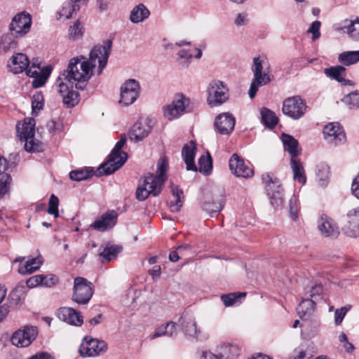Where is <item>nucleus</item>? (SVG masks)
Returning <instances> with one entry per match:
<instances>
[{"instance_id": "nucleus-1", "label": "nucleus", "mask_w": 359, "mask_h": 359, "mask_svg": "<svg viewBox=\"0 0 359 359\" xmlns=\"http://www.w3.org/2000/svg\"><path fill=\"white\" fill-rule=\"evenodd\" d=\"M111 46L112 41L107 40L102 45L95 46L92 48L88 60L83 56L72 58L66 72L59 77H62V80L72 83L73 81L86 82L93 74L97 64V74H100L107 65Z\"/></svg>"}, {"instance_id": "nucleus-2", "label": "nucleus", "mask_w": 359, "mask_h": 359, "mask_svg": "<svg viewBox=\"0 0 359 359\" xmlns=\"http://www.w3.org/2000/svg\"><path fill=\"white\" fill-rule=\"evenodd\" d=\"M7 67L15 74L25 72L27 76L34 79L32 86L35 88L42 87L46 83L53 69L50 65L41 68L38 60L30 62L29 57L22 53L14 54L8 60Z\"/></svg>"}, {"instance_id": "nucleus-3", "label": "nucleus", "mask_w": 359, "mask_h": 359, "mask_svg": "<svg viewBox=\"0 0 359 359\" xmlns=\"http://www.w3.org/2000/svg\"><path fill=\"white\" fill-rule=\"evenodd\" d=\"M168 168V161L162 158L157 164L156 175L149 173L144 180L142 185L136 190V198L139 201L146 200L149 195L157 196L160 194L162 187L167 179Z\"/></svg>"}, {"instance_id": "nucleus-4", "label": "nucleus", "mask_w": 359, "mask_h": 359, "mask_svg": "<svg viewBox=\"0 0 359 359\" xmlns=\"http://www.w3.org/2000/svg\"><path fill=\"white\" fill-rule=\"evenodd\" d=\"M251 70L253 78L250 86L248 95L250 99H253L259 87L271 83L273 79L270 64L267 57L264 55L254 57Z\"/></svg>"}, {"instance_id": "nucleus-5", "label": "nucleus", "mask_w": 359, "mask_h": 359, "mask_svg": "<svg viewBox=\"0 0 359 359\" xmlns=\"http://www.w3.org/2000/svg\"><path fill=\"white\" fill-rule=\"evenodd\" d=\"M193 109L194 104L190 97L178 93L173 96L170 103L162 107V114L165 119L172 121L191 112Z\"/></svg>"}, {"instance_id": "nucleus-6", "label": "nucleus", "mask_w": 359, "mask_h": 359, "mask_svg": "<svg viewBox=\"0 0 359 359\" xmlns=\"http://www.w3.org/2000/svg\"><path fill=\"white\" fill-rule=\"evenodd\" d=\"M307 110L306 101L299 95L287 97L283 102V113L293 120L304 117Z\"/></svg>"}, {"instance_id": "nucleus-7", "label": "nucleus", "mask_w": 359, "mask_h": 359, "mask_svg": "<svg viewBox=\"0 0 359 359\" xmlns=\"http://www.w3.org/2000/svg\"><path fill=\"white\" fill-rule=\"evenodd\" d=\"M141 86L138 81L129 79L124 81L120 88L119 104L122 107H128L135 102L140 97Z\"/></svg>"}, {"instance_id": "nucleus-8", "label": "nucleus", "mask_w": 359, "mask_h": 359, "mask_svg": "<svg viewBox=\"0 0 359 359\" xmlns=\"http://www.w3.org/2000/svg\"><path fill=\"white\" fill-rule=\"evenodd\" d=\"M207 102L210 107H218L229 99V88L221 81H212L208 86Z\"/></svg>"}, {"instance_id": "nucleus-9", "label": "nucleus", "mask_w": 359, "mask_h": 359, "mask_svg": "<svg viewBox=\"0 0 359 359\" xmlns=\"http://www.w3.org/2000/svg\"><path fill=\"white\" fill-rule=\"evenodd\" d=\"M107 343L91 337H85L79 348V353L83 358L96 357L107 351Z\"/></svg>"}, {"instance_id": "nucleus-10", "label": "nucleus", "mask_w": 359, "mask_h": 359, "mask_svg": "<svg viewBox=\"0 0 359 359\" xmlns=\"http://www.w3.org/2000/svg\"><path fill=\"white\" fill-rule=\"evenodd\" d=\"M225 202V195L222 190L207 192L203 195L200 204L203 210L212 215L220 212Z\"/></svg>"}, {"instance_id": "nucleus-11", "label": "nucleus", "mask_w": 359, "mask_h": 359, "mask_svg": "<svg viewBox=\"0 0 359 359\" xmlns=\"http://www.w3.org/2000/svg\"><path fill=\"white\" fill-rule=\"evenodd\" d=\"M32 25L31 15L23 11L14 15L9 24L8 29L18 38H22L29 32Z\"/></svg>"}, {"instance_id": "nucleus-12", "label": "nucleus", "mask_w": 359, "mask_h": 359, "mask_svg": "<svg viewBox=\"0 0 359 359\" xmlns=\"http://www.w3.org/2000/svg\"><path fill=\"white\" fill-rule=\"evenodd\" d=\"M93 289L92 283L82 277L74 278L72 300L79 304H86L92 298Z\"/></svg>"}, {"instance_id": "nucleus-13", "label": "nucleus", "mask_w": 359, "mask_h": 359, "mask_svg": "<svg viewBox=\"0 0 359 359\" xmlns=\"http://www.w3.org/2000/svg\"><path fill=\"white\" fill-rule=\"evenodd\" d=\"M127 159V153H114L113 154L111 151L107 161L99 167L97 175H108L115 172L124 165Z\"/></svg>"}, {"instance_id": "nucleus-14", "label": "nucleus", "mask_w": 359, "mask_h": 359, "mask_svg": "<svg viewBox=\"0 0 359 359\" xmlns=\"http://www.w3.org/2000/svg\"><path fill=\"white\" fill-rule=\"evenodd\" d=\"M58 77L56 85L57 91L62 97L64 104L69 108L74 107L79 103V93L74 90L73 83L62 80Z\"/></svg>"}, {"instance_id": "nucleus-15", "label": "nucleus", "mask_w": 359, "mask_h": 359, "mask_svg": "<svg viewBox=\"0 0 359 359\" xmlns=\"http://www.w3.org/2000/svg\"><path fill=\"white\" fill-rule=\"evenodd\" d=\"M38 334L37 328L34 326H24L12 334L11 341L17 347H27L36 339Z\"/></svg>"}, {"instance_id": "nucleus-16", "label": "nucleus", "mask_w": 359, "mask_h": 359, "mask_svg": "<svg viewBox=\"0 0 359 359\" xmlns=\"http://www.w3.org/2000/svg\"><path fill=\"white\" fill-rule=\"evenodd\" d=\"M229 166L231 172L238 177L250 178L254 175V170L237 154L231 156Z\"/></svg>"}, {"instance_id": "nucleus-17", "label": "nucleus", "mask_w": 359, "mask_h": 359, "mask_svg": "<svg viewBox=\"0 0 359 359\" xmlns=\"http://www.w3.org/2000/svg\"><path fill=\"white\" fill-rule=\"evenodd\" d=\"M342 231L351 238H356L359 236V208L348 212Z\"/></svg>"}, {"instance_id": "nucleus-18", "label": "nucleus", "mask_w": 359, "mask_h": 359, "mask_svg": "<svg viewBox=\"0 0 359 359\" xmlns=\"http://www.w3.org/2000/svg\"><path fill=\"white\" fill-rule=\"evenodd\" d=\"M88 0H67L63 2L56 13L57 20H68L74 13L79 11L81 7L87 4Z\"/></svg>"}, {"instance_id": "nucleus-19", "label": "nucleus", "mask_w": 359, "mask_h": 359, "mask_svg": "<svg viewBox=\"0 0 359 359\" xmlns=\"http://www.w3.org/2000/svg\"><path fill=\"white\" fill-rule=\"evenodd\" d=\"M318 229L320 234L326 238H336L339 235L337 223L331 217L323 215L318 221Z\"/></svg>"}, {"instance_id": "nucleus-20", "label": "nucleus", "mask_w": 359, "mask_h": 359, "mask_svg": "<svg viewBox=\"0 0 359 359\" xmlns=\"http://www.w3.org/2000/svg\"><path fill=\"white\" fill-rule=\"evenodd\" d=\"M235 122V118L231 114L224 113L216 117L215 126L217 132L222 135H229L234 128Z\"/></svg>"}, {"instance_id": "nucleus-21", "label": "nucleus", "mask_w": 359, "mask_h": 359, "mask_svg": "<svg viewBox=\"0 0 359 359\" xmlns=\"http://www.w3.org/2000/svg\"><path fill=\"white\" fill-rule=\"evenodd\" d=\"M57 317L61 320L75 326H81L83 323L81 313L70 307L60 308L57 311Z\"/></svg>"}, {"instance_id": "nucleus-22", "label": "nucleus", "mask_w": 359, "mask_h": 359, "mask_svg": "<svg viewBox=\"0 0 359 359\" xmlns=\"http://www.w3.org/2000/svg\"><path fill=\"white\" fill-rule=\"evenodd\" d=\"M117 213L111 210L103 214L99 219L95 220L91 226L97 231H104L112 228L117 221Z\"/></svg>"}, {"instance_id": "nucleus-23", "label": "nucleus", "mask_w": 359, "mask_h": 359, "mask_svg": "<svg viewBox=\"0 0 359 359\" xmlns=\"http://www.w3.org/2000/svg\"><path fill=\"white\" fill-rule=\"evenodd\" d=\"M155 122L149 117L140 118L130 128L128 135H149Z\"/></svg>"}, {"instance_id": "nucleus-24", "label": "nucleus", "mask_w": 359, "mask_h": 359, "mask_svg": "<svg viewBox=\"0 0 359 359\" xmlns=\"http://www.w3.org/2000/svg\"><path fill=\"white\" fill-rule=\"evenodd\" d=\"M195 154L196 144L193 141L186 144L182 149V156L187 170L197 171L198 170L194 163Z\"/></svg>"}, {"instance_id": "nucleus-25", "label": "nucleus", "mask_w": 359, "mask_h": 359, "mask_svg": "<svg viewBox=\"0 0 359 359\" xmlns=\"http://www.w3.org/2000/svg\"><path fill=\"white\" fill-rule=\"evenodd\" d=\"M281 141L285 151L290 156V159H297L302 154V147L294 136H281Z\"/></svg>"}, {"instance_id": "nucleus-26", "label": "nucleus", "mask_w": 359, "mask_h": 359, "mask_svg": "<svg viewBox=\"0 0 359 359\" xmlns=\"http://www.w3.org/2000/svg\"><path fill=\"white\" fill-rule=\"evenodd\" d=\"M21 143H24V147L26 151L29 153H36L43 151L44 144L41 140L36 136H19Z\"/></svg>"}, {"instance_id": "nucleus-27", "label": "nucleus", "mask_w": 359, "mask_h": 359, "mask_svg": "<svg viewBox=\"0 0 359 359\" xmlns=\"http://www.w3.org/2000/svg\"><path fill=\"white\" fill-rule=\"evenodd\" d=\"M13 33L7 32L0 36V53H6L17 48L18 39Z\"/></svg>"}, {"instance_id": "nucleus-28", "label": "nucleus", "mask_w": 359, "mask_h": 359, "mask_svg": "<svg viewBox=\"0 0 359 359\" xmlns=\"http://www.w3.org/2000/svg\"><path fill=\"white\" fill-rule=\"evenodd\" d=\"M180 322L185 334L195 337L197 339H199L200 332L197 330L196 322L194 318L184 316L180 318Z\"/></svg>"}, {"instance_id": "nucleus-29", "label": "nucleus", "mask_w": 359, "mask_h": 359, "mask_svg": "<svg viewBox=\"0 0 359 359\" xmlns=\"http://www.w3.org/2000/svg\"><path fill=\"white\" fill-rule=\"evenodd\" d=\"M43 262L41 257L29 258L23 264L18 268V273L22 275L30 274L39 269Z\"/></svg>"}, {"instance_id": "nucleus-30", "label": "nucleus", "mask_w": 359, "mask_h": 359, "mask_svg": "<svg viewBox=\"0 0 359 359\" xmlns=\"http://www.w3.org/2000/svg\"><path fill=\"white\" fill-rule=\"evenodd\" d=\"M262 181L264 184L268 196L283 188L278 179L273 174L269 172L264 173L262 175Z\"/></svg>"}, {"instance_id": "nucleus-31", "label": "nucleus", "mask_w": 359, "mask_h": 359, "mask_svg": "<svg viewBox=\"0 0 359 359\" xmlns=\"http://www.w3.org/2000/svg\"><path fill=\"white\" fill-rule=\"evenodd\" d=\"M324 74L328 78L337 81L338 82L346 84L348 81L346 80V68L341 65L330 67L324 69Z\"/></svg>"}, {"instance_id": "nucleus-32", "label": "nucleus", "mask_w": 359, "mask_h": 359, "mask_svg": "<svg viewBox=\"0 0 359 359\" xmlns=\"http://www.w3.org/2000/svg\"><path fill=\"white\" fill-rule=\"evenodd\" d=\"M316 308V303L313 299L303 298L297 308V311L302 319H306L311 316Z\"/></svg>"}, {"instance_id": "nucleus-33", "label": "nucleus", "mask_w": 359, "mask_h": 359, "mask_svg": "<svg viewBox=\"0 0 359 359\" xmlns=\"http://www.w3.org/2000/svg\"><path fill=\"white\" fill-rule=\"evenodd\" d=\"M149 15V9L144 4H140L132 9L130 20L133 23H139L147 19Z\"/></svg>"}, {"instance_id": "nucleus-34", "label": "nucleus", "mask_w": 359, "mask_h": 359, "mask_svg": "<svg viewBox=\"0 0 359 359\" xmlns=\"http://www.w3.org/2000/svg\"><path fill=\"white\" fill-rule=\"evenodd\" d=\"M290 167L293 172V179L302 184L306 182V177L303 165L299 159H290Z\"/></svg>"}, {"instance_id": "nucleus-35", "label": "nucleus", "mask_w": 359, "mask_h": 359, "mask_svg": "<svg viewBox=\"0 0 359 359\" xmlns=\"http://www.w3.org/2000/svg\"><path fill=\"white\" fill-rule=\"evenodd\" d=\"M123 250L120 245L107 244L103 250L99 253V256L102 258V262H109L115 259L118 254Z\"/></svg>"}, {"instance_id": "nucleus-36", "label": "nucleus", "mask_w": 359, "mask_h": 359, "mask_svg": "<svg viewBox=\"0 0 359 359\" xmlns=\"http://www.w3.org/2000/svg\"><path fill=\"white\" fill-rule=\"evenodd\" d=\"M239 354L240 348L235 344H223L219 348V355L222 359H236Z\"/></svg>"}, {"instance_id": "nucleus-37", "label": "nucleus", "mask_w": 359, "mask_h": 359, "mask_svg": "<svg viewBox=\"0 0 359 359\" xmlns=\"http://www.w3.org/2000/svg\"><path fill=\"white\" fill-rule=\"evenodd\" d=\"M172 199L168 201L170 210L173 212H179L182 206L183 202L181 200V196L183 191L178 187L172 186Z\"/></svg>"}, {"instance_id": "nucleus-38", "label": "nucleus", "mask_w": 359, "mask_h": 359, "mask_svg": "<svg viewBox=\"0 0 359 359\" xmlns=\"http://www.w3.org/2000/svg\"><path fill=\"white\" fill-rule=\"evenodd\" d=\"M36 122L33 118H25L16 124L18 135H34Z\"/></svg>"}, {"instance_id": "nucleus-39", "label": "nucleus", "mask_w": 359, "mask_h": 359, "mask_svg": "<svg viewBox=\"0 0 359 359\" xmlns=\"http://www.w3.org/2000/svg\"><path fill=\"white\" fill-rule=\"evenodd\" d=\"M338 61L345 66L354 65L359 62V50L342 52L338 56Z\"/></svg>"}, {"instance_id": "nucleus-40", "label": "nucleus", "mask_w": 359, "mask_h": 359, "mask_svg": "<svg viewBox=\"0 0 359 359\" xmlns=\"http://www.w3.org/2000/svg\"><path fill=\"white\" fill-rule=\"evenodd\" d=\"M262 122L268 128H273L277 125L278 119L275 113L271 110L262 107L260 109Z\"/></svg>"}, {"instance_id": "nucleus-41", "label": "nucleus", "mask_w": 359, "mask_h": 359, "mask_svg": "<svg viewBox=\"0 0 359 359\" xmlns=\"http://www.w3.org/2000/svg\"><path fill=\"white\" fill-rule=\"evenodd\" d=\"M316 177L320 186L327 185L330 177V168L327 164L320 163L317 165Z\"/></svg>"}, {"instance_id": "nucleus-42", "label": "nucleus", "mask_w": 359, "mask_h": 359, "mask_svg": "<svg viewBox=\"0 0 359 359\" xmlns=\"http://www.w3.org/2000/svg\"><path fill=\"white\" fill-rule=\"evenodd\" d=\"M323 135H345L342 125L339 122H330L323 128Z\"/></svg>"}, {"instance_id": "nucleus-43", "label": "nucleus", "mask_w": 359, "mask_h": 359, "mask_svg": "<svg viewBox=\"0 0 359 359\" xmlns=\"http://www.w3.org/2000/svg\"><path fill=\"white\" fill-rule=\"evenodd\" d=\"M246 296L245 292H233L229 294H222L221 300L225 306H231L236 304L240 298H243Z\"/></svg>"}, {"instance_id": "nucleus-44", "label": "nucleus", "mask_w": 359, "mask_h": 359, "mask_svg": "<svg viewBox=\"0 0 359 359\" xmlns=\"http://www.w3.org/2000/svg\"><path fill=\"white\" fill-rule=\"evenodd\" d=\"M212 169V161L210 154L201 156L198 159V170L206 175H209Z\"/></svg>"}, {"instance_id": "nucleus-45", "label": "nucleus", "mask_w": 359, "mask_h": 359, "mask_svg": "<svg viewBox=\"0 0 359 359\" xmlns=\"http://www.w3.org/2000/svg\"><path fill=\"white\" fill-rule=\"evenodd\" d=\"M93 175V170L81 169L72 170L69 172V178L72 180L80 182L82 180H87Z\"/></svg>"}, {"instance_id": "nucleus-46", "label": "nucleus", "mask_w": 359, "mask_h": 359, "mask_svg": "<svg viewBox=\"0 0 359 359\" xmlns=\"http://www.w3.org/2000/svg\"><path fill=\"white\" fill-rule=\"evenodd\" d=\"M24 299V293L21 289H15L8 295V301L11 306L20 305Z\"/></svg>"}, {"instance_id": "nucleus-47", "label": "nucleus", "mask_w": 359, "mask_h": 359, "mask_svg": "<svg viewBox=\"0 0 359 359\" xmlns=\"http://www.w3.org/2000/svg\"><path fill=\"white\" fill-rule=\"evenodd\" d=\"M11 182L12 178L9 174L0 176V198H2L9 192Z\"/></svg>"}, {"instance_id": "nucleus-48", "label": "nucleus", "mask_w": 359, "mask_h": 359, "mask_svg": "<svg viewBox=\"0 0 359 359\" xmlns=\"http://www.w3.org/2000/svg\"><path fill=\"white\" fill-rule=\"evenodd\" d=\"M342 101L349 107L350 109L359 108V92H352L346 95Z\"/></svg>"}, {"instance_id": "nucleus-49", "label": "nucleus", "mask_w": 359, "mask_h": 359, "mask_svg": "<svg viewBox=\"0 0 359 359\" xmlns=\"http://www.w3.org/2000/svg\"><path fill=\"white\" fill-rule=\"evenodd\" d=\"M323 293V286L320 284H316L312 286L309 291V296L306 299H313L314 303L321 299V296Z\"/></svg>"}, {"instance_id": "nucleus-50", "label": "nucleus", "mask_w": 359, "mask_h": 359, "mask_svg": "<svg viewBox=\"0 0 359 359\" xmlns=\"http://www.w3.org/2000/svg\"><path fill=\"white\" fill-rule=\"evenodd\" d=\"M59 199L58 198L52 194L49 198L48 212L50 215H53L55 218L59 217L58 211Z\"/></svg>"}, {"instance_id": "nucleus-51", "label": "nucleus", "mask_w": 359, "mask_h": 359, "mask_svg": "<svg viewBox=\"0 0 359 359\" xmlns=\"http://www.w3.org/2000/svg\"><path fill=\"white\" fill-rule=\"evenodd\" d=\"M269 196L271 199V203L273 207L278 208L281 206L284 201L283 189L281 188L280 190L276 191L269 195Z\"/></svg>"}, {"instance_id": "nucleus-52", "label": "nucleus", "mask_w": 359, "mask_h": 359, "mask_svg": "<svg viewBox=\"0 0 359 359\" xmlns=\"http://www.w3.org/2000/svg\"><path fill=\"white\" fill-rule=\"evenodd\" d=\"M348 25L345 26V29L348 34L355 39H359V20L348 21Z\"/></svg>"}, {"instance_id": "nucleus-53", "label": "nucleus", "mask_w": 359, "mask_h": 359, "mask_svg": "<svg viewBox=\"0 0 359 359\" xmlns=\"http://www.w3.org/2000/svg\"><path fill=\"white\" fill-rule=\"evenodd\" d=\"M178 56L181 59L180 62L181 65L187 67L190 62L191 60L193 58L194 55L191 53V49H182L178 52Z\"/></svg>"}, {"instance_id": "nucleus-54", "label": "nucleus", "mask_w": 359, "mask_h": 359, "mask_svg": "<svg viewBox=\"0 0 359 359\" xmlns=\"http://www.w3.org/2000/svg\"><path fill=\"white\" fill-rule=\"evenodd\" d=\"M299 210V201L297 198L293 195L289 202L290 216L293 220H295L297 218Z\"/></svg>"}, {"instance_id": "nucleus-55", "label": "nucleus", "mask_w": 359, "mask_h": 359, "mask_svg": "<svg viewBox=\"0 0 359 359\" xmlns=\"http://www.w3.org/2000/svg\"><path fill=\"white\" fill-rule=\"evenodd\" d=\"M69 37L74 40L78 39L83 35V29L81 22L77 20L69 29Z\"/></svg>"}, {"instance_id": "nucleus-56", "label": "nucleus", "mask_w": 359, "mask_h": 359, "mask_svg": "<svg viewBox=\"0 0 359 359\" xmlns=\"http://www.w3.org/2000/svg\"><path fill=\"white\" fill-rule=\"evenodd\" d=\"M46 128L49 133L60 134L64 133V128L60 122L50 120L47 122Z\"/></svg>"}, {"instance_id": "nucleus-57", "label": "nucleus", "mask_w": 359, "mask_h": 359, "mask_svg": "<svg viewBox=\"0 0 359 359\" xmlns=\"http://www.w3.org/2000/svg\"><path fill=\"white\" fill-rule=\"evenodd\" d=\"M321 23L318 20H316L311 25L308 29V32L312 34V40L315 41L320 36V28Z\"/></svg>"}, {"instance_id": "nucleus-58", "label": "nucleus", "mask_w": 359, "mask_h": 359, "mask_svg": "<svg viewBox=\"0 0 359 359\" xmlns=\"http://www.w3.org/2000/svg\"><path fill=\"white\" fill-rule=\"evenodd\" d=\"M58 278L55 275L49 274V275H43V283H41V286L50 287L55 285L58 283Z\"/></svg>"}, {"instance_id": "nucleus-59", "label": "nucleus", "mask_w": 359, "mask_h": 359, "mask_svg": "<svg viewBox=\"0 0 359 359\" xmlns=\"http://www.w3.org/2000/svg\"><path fill=\"white\" fill-rule=\"evenodd\" d=\"M339 341L346 352L350 353L355 349L354 346L348 341L347 335L344 332H341L339 334Z\"/></svg>"}, {"instance_id": "nucleus-60", "label": "nucleus", "mask_w": 359, "mask_h": 359, "mask_svg": "<svg viewBox=\"0 0 359 359\" xmlns=\"http://www.w3.org/2000/svg\"><path fill=\"white\" fill-rule=\"evenodd\" d=\"M32 105L34 113H36L38 111L41 110L43 105V96L41 94L33 95Z\"/></svg>"}, {"instance_id": "nucleus-61", "label": "nucleus", "mask_w": 359, "mask_h": 359, "mask_svg": "<svg viewBox=\"0 0 359 359\" xmlns=\"http://www.w3.org/2000/svg\"><path fill=\"white\" fill-rule=\"evenodd\" d=\"M43 275L39 274L30 277L26 282L27 286L29 288L41 286Z\"/></svg>"}, {"instance_id": "nucleus-62", "label": "nucleus", "mask_w": 359, "mask_h": 359, "mask_svg": "<svg viewBox=\"0 0 359 359\" xmlns=\"http://www.w3.org/2000/svg\"><path fill=\"white\" fill-rule=\"evenodd\" d=\"M348 309L346 306H343L339 309H337L334 312V323L337 325H339L343 321Z\"/></svg>"}, {"instance_id": "nucleus-63", "label": "nucleus", "mask_w": 359, "mask_h": 359, "mask_svg": "<svg viewBox=\"0 0 359 359\" xmlns=\"http://www.w3.org/2000/svg\"><path fill=\"white\" fill-rule=\"evenodd\" d=\"M325 140L329 144L334 146L344 144L346 141V136H325Z\"/></svg>"}, {"instance_id": "nucleus-64", "label": "nucleus", "mask_w": 359, "mask_h": 359, "mask_svg": "<svg viewBox=\"0 0 359 359\" xmlns=\"http://www.w3.org/2000/svg\"><path fill=\"white\" fill-rule=\"evenodd\" d=\"M352 194L359 199V172L357 176L353 179L351 185Z\"/></svg>"}]
</instances>
